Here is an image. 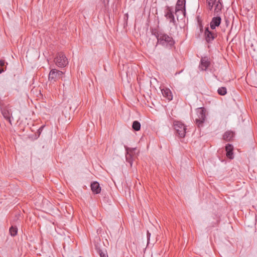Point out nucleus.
<instances>
[{
	"label": "nucleus",
	"instance_id": "1",
	"mask_svg": "<svg viewBox=\"0 0 257 257\" xmlns=\"http://www.w3.org/2000/svg\"><path fill=\"white\" fill-rule=\"evenodd\" d=\"M153 35L157 39L158 43L165 47L171 48L175 44L173 38L164 32H155Z\"/></svg>",
	"mask_w": 257,
	"mask_h": 257
},
{
	"label": "nucleus",
	"instance_id": "2",
	"mask_svg": "<svg viewBox=\"0 0 257 257\" xmlns=\"http://www.w3.org/2000/svg\"><path fill=\"white\" fill-rule=\"evenodd\" d=\"M63 75L64 73L62 71L56 69H52L49 72L48 79L51 83H54L62 80Z\"/></svg>",
	"mask_w": 257,
	"mask_h": 257
},
{
	"label": "nucleus",
	"instance_id": "3",
	"mask_svg": "<svg viewBox=\"0 0 257 257\" xmlns=\"http://www.w3.org/2000/svg\"><path fill=\"white\" fill-rule=\"evenodd\" d=\"M206 110L204 108L200 107L197 109V117L195 119V123L198 127H202L206 119Z\"/></svg>",
	"mask_w": 257,
	"mask_h": 257
},
{
	"label": "nucleus",
	"instance_id": "4",
	"mask_svg": "<svg viewBox=\"0 0 257 257\" xmlns=\"http://www.w3.org/2000/svg\"><path fill=\"white\" fill-rule=\"evenodd\" d=\"M54 61L59 67H64L68 64L67 59L62 52L57 54L56 57L54 58Z\"/></svg>",
	"mask_w": 257,
	"mask_h": 257
},
{
	"label": "nucleus",
	"instance_id": "5",
	"mask_svg": "<svg viewBox=\"0 0 257 257\" xmlns=\"http://www.w3.org/2000/svg\"><path fill=\"white\" fill-rule=\"evenodd\" d=\"M174 129L180 138H184L186 134V126L180 121L174 122Z\"/></svg>",
	"mask_w": 257,
	"mask_h": 257
},
{
	"label": "nucleus",
	"instance_id": "6",
	"mask_svg": "<svg viewBox=\"0 0 257 257\" xmlns=\"http://www.w3.org/2000/svg\"><path fill=\"white\" fill-rule=\"evenodd\" d=\"M217 36V35L216 33L210 31L208 27L205 28L204 37L206 41L208 43H211Z\"/></svg>",
	"mask_w": 257,
	"mask_h": 257
},
{
	"label": "nucleus",
	"instance_id": "7",
	"mask_svg": "<svg viewBox=\"0 0 257 257\" xmlns=\"http://www.w3.org/2000/svg\"><path fill=\"white\" fill-rule=\"evenodd\" d=\"M210 65V59L205 56L202 57L199 65V69L201 71H206Z\"/></svg>",
	"mask_w": 257,
	"mask_h": 257
},
{
	"label": "nucleus",
	"instance_id": "8",
	"mask_svg": "<svg viewBox=\"0 0 257 257\" xmlns=\"http://www.w3.org/2000/svg\"><path fill=\"white\" fill-rule=\"evenodd\" d=\"M185 0H178L175 8L176 15L178 12L181 11L183 13L184 16H185Z\"/></svg>",
	"mask_w": 257,
	"mask_h": 257
},
{
	"label": "nucleus",
	"instance_id": "9",
	"mask_svg": "<svg viewBox=\"0 0 257 257\" xmlns=\"http://www.w3.org/2000/svg\"><path fill=\"white\" fill-rule=\"evenodd\" d=\"M221 22V18L220 17L216 16L212 18L211 21L210 23V26L212 30H214L216 27H218Z\"/></svg>",
	"mask_w": 257,
	"mask_h": 257
},
{
	"label": "nucleus",
	"instance_id": "10",
	"mask_svg": "<svg viewBox=\"0 0 257 257\" xmlns=\"http://www.w3.org/2000/svg\"><path fill=\"white\" fill-rule=\"evenodd\" d=\"M165 16L167 19L169 20L170 23H173L175 26L176 25V23L173 12L172 11L171 9L169 7L167 8V12L165 13Z\"/></svg>",
	"mask_w": 257,
	"mask_h": 257
},
{
	"label": "nucleus",
	"instance_id": "11",
	"mask_svg": "<svg viewBox=\"0 0 257 257\" xmlns=\"http://www.w3.org/2000/svg\"><path fill=\"white\" fill-rule=\"evenodd\" d=\"M2 113L3 116L9 120L10 123H11V117L12 115V112L11 109L7 108H3L2 109Z\"/></svg>",
	"mask_w": 257,
	"mask_h": 257
},
{
	"label": "nucleus",
	"instance_id": "12",
	"mask_svg": "<svg viewBox=\"0 0 257 257\" xmlns=\"http://www.w3.org/2000/svg\"><path fill=\"white\" fill-rule=\"evenodd\" d=\"M233 147L232 145L228 144L225 147V151L226 152V156L230 159L233 158Z\"/></svg>",
	"mask_w": 257,
	"mask_h": 257
},
{
	"label": "nucleus",
	"instance_id": "13",
	"mask_svg": "<svg viewBox=\"0 0 257 257\" xmlns=\"http://www.w3.org/2000/svg\"><path fill=\"white\" fill-rule=\"evenodd\" d=\"M235 133L231 131H227L224 134L223 139L226 141H231L234 138Z\"/></svg>",
	"mask_w": 257,
	"mask_h": 257
},
{
	"label": "nucleus",
	"instance_id": "14",
	"mask_svg": "<svg viewBox=\"0 0 257 257\" xmlns=\"http://www.w3.org/2000/svg\"><path fill=\"white\" fill-rule=\"evenodd\" d=\"M91 190L95 194H98L100 192L101 189L99 184L97 182H94L91 184Z\"/></svg>",
	"mask_w": 257,
	"mask_h": 257
},
{
	"label": "nucleus",
	"instance_id": "15",
	"mask_svg": "<svg viewBox=\"0 0 257 257\" xmlns=\"http://www.w3.org/2000/svg\"><path fill=\"white\" fill-rule=\"evenodd\" d=\"M162 93L164 97L171 100L173 98L172 93L169 89L165 88L162 90Z\"/></svg>",
	"mask_w": 257,
	"mask_h": 257
},
{
	"label": "nucleus",
	"instance_id": "16",
	"mask_svg": "<svg viewBox=\"0 0 257 257\" xmlns=\"http://www.w3.org/2000/svg\"><path fill=\"white\" fill-rule=\"evenodd\" d=\"M133 157L134 155H133V154L126 152L125 154L126 161L130 164L131 167L133 165Z\"/></svg>",
	"mask_w": 257,
	"mask_h": 257
},
{
	"label": "nucleus",
	"instance_id": "17",
	"mask_svg": "<svg viewBox=\"0 0 257 257\" xmlns=\"http://www.w3.org/2000/svg\"><path fill=\"white\" fill-rule=\"evenodd\" d=\"M132 127L135 131H138L141 128V123L138 121H134L133 123Z\"/></svg>",
	"mask_w": 257,
	"mask_h": 257
},
{
	"label": "nucleus",
	"instance_id": "18",
	"mask_svg": "<svg viewBox=\"0 0 257 257\" xmlns=\"http://www.w3.org/2000/svg\"><path fill=\"white\" fill-rule=\"evenodd\" d=\"M9 232L12 236H15L17 234L18 229L16 227L12 226L9 229Z\"/></svg>",
	"mask_w": 257,
	"mask_h": 257
},
{
	"label": "nucleus",
	"instance_id": "19",
	"mask_svg": "<svg viewBox=\"0 0 257 257\" xmlns=\"http://www.w3.org/2000/svg\"><path fill=\"white\" fill-rule=\"evenodd\" d=\"M222 9V4L219 2H218L215 5V8L214 9V12L216 14L220 12Z\"/></svg>",
	"mask_w": 257,
	"mask_h": 257
},
{
	"label": "nucleus",
	"instance_id": "20",
	"mask_svg": "<svg viewBox=\"0 0 257 257\" xmlns=\"http://www.w3.org/2000/svg\"><path fill=\"white\" fill-rule=\"evenodd\" d=\"M217 92L220 95H224L227 93L226 88L224 87L219 88Z\"/></svg>",
	"mask_w": 257,
	"mask_h": 257
},
{
	"label": "nucleus",
	"instance_id": "21",
	"mask_svg": "<svg viewBox=\"0 0 257 257\" xmlns=\"http://www.w3.org/2000/svg\"><path fill=\"white\" fill-rule=\"evenodd\" d=\"M124 148H125V149L126 152L131 153L133 154V155H134V154H135L134 152L136 150V148H128L125 146H124Z\"/></svg>",
	"mask_w": 257,
	"mask_h": 257
},
{
	"label": "nucleus",
	"instance_id": "22",
	"mask_svg": "<svg viewBox=\"0 0 257 257\" xmlns=\"http://www.w3.org/2000/svg\"><path fill=\"white\" fill-rule=\"evenodd\" d=\"M98 253L100 257H108L107 254L100 249H99Z\"/></svg>",
	"mask_w": 257,
	"mask_h": 257
},
{
	"label": "nucleus",
	"instance_id": "23",
	"mask_svg": "<svg viewBox=\"0 0 257 257\" xmlns=\"http://www.w3.org/2000/svg\"><path fill=\"white\" fill-rule=\"evenodd\" d=\"M207 5H208V9L210 11L212 10V9H213V6H214L213 3H207Z\"/></svg>",
	"mask_w": 257,
	"mask_h": 257
},
{
	"label": "nucleus",
	"instance_id": "24",
	"mask_svg": "<svg viewBox=\"0 0 257 257\" xmlns=\"http://www.w3.org/2000/svg\"><path fill=\"white\" fill-rule=\"evenodd\" d=\"M5 64V61L3 59H0V66L2 67L4 66Z\"/></svg>",
	"mask_w": 257,
	"mask_h": 257
},
{
	"label": "nucleus",
	"instance_id": "25",
	"mask_svg": "<svg viewBox=\"0 0 257 257\" xmlns=\"http://www.w3.org/2000/svg\"><path fill=\"white\" fill-rule=\"evenodd\" d=\"M207 3H213L214 5L216 2V0H207Z\"/></svg>",
	"mask_w": 257,
	"mask_h": 257
},
{
	"label": "nucleus",
	"instance_id": "26",
	"mask_svg": "<svg viewBox=\"0 0 257 257\" xmlns=\"http://www.w3.org/2000/svg\"><path fill=\"white\" fill-rule=\"evenodd\" d=\"M147 235L148 240H149L150 237V236H151V233L149 231H148Z\"/></svg>",
	"mask_w": 257,
	"mask_h": 257
},
{
	"label": "nucleus",
	"instance_id": "27",
	"mask_svg": "<svg viewBox=\"0 0 257 257\" xmlns=\"http://www.w3.org/2000/svg\"><path fill=\"white\" fill-rule=\"evenodd\" d=\"M5 70L4 68H0V74L4 72Z\"/></svg>",
	"mask_w": 257,
	"mask_h": 257
},
{
	"label": "nucleus",
	"instance_id": "28",
	"mask_svg": "<svg viewBox=\"0 0 257 257\" xmlns=\"http://www.w3.org/2000/svg\"><path fill=\"white\" fill-rule=\"evenodd\" d=\"M199 25H200V31H202L203 30V26L202 25L201 23H199Z\"/></svg>",
	"mask_w": 257,
	"mask_h": 257
}]
</instances>
